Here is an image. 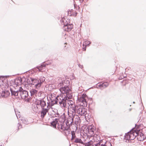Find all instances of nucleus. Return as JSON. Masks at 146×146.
I'll return each instance as SVG.
<instances>
[{
  "instance_id": "obj_1",
  "label": "nucleus",
  "mask_w": 146,
  "mask_h": 146,
  "mask_svg": "<svg viewBox=\"0 0 146 146\" xmlns=\"http://www.w3.org/2000/svg\"><path fill=\"white\" fill-rule=\"evenodd\" d=\"M70 83L69 81L65 80L64 81H62L58 85L59 87L60 86L59 90L60 92L63 94H66V95L64 96L63 95L58 96V97L57 99L58 104L62 109L68 106V99H71L73 98V93L69 87Z\"/></svg>"
},
{
  "instance_id": "obj_2",
  "label": "nucleus",
  "mask_w": 146,
  "mask_h": 146,
  "mask_svg": "<svg viewBox=\"0 0 146 146\" xmlns=\"http://www.w3.org/2000/svg\"><path fill=\"white\" fill-rule=\"evenodd\" d=\"M133 128L130 131L125 134L124 136V141L127 142H129V141L133 140L137 136L139 141H142L145 139V137L142 133H138L137 132L133 130Z\"/></svg>"
},
{
  "instance_id": "obj_3",
  "label": "nucleus",
  "mask_w": 146,
  "mask_h": 146,
  "mask_svg": "<svg viewBox=\"0 0 146 146\" xmlns=\"http://www.w3.org/2000/svg\"><path fill=\"white\" fill-rule=\"evenodd\" d=\"M60 22L63 25V29L65 31L69 32L72 29L73 25L72 24L70 23L68 19L62 18L60 20Z\"/></svg>"
},
{
  "instance_id": "obj_4",
  "label": "nucleus",
  "mask_w": 146,
  "mask_h": 146,
  "mask_svg": "<svg viewBox=\"0 0 146 146\" xmlns=\"http://www.w3.org/2000/svg\"><path fill=\"white\" fill-rule=\"evenodd\" d=\"M31 82H30V84L35 86L36 88H38L41 86L42 84L45 81V78L44 77H40L39 79L36 78H30Z\"/></svg>"
},
{
  "instance_id": "obj_5",
  "label": "nucleus",
  "mask_w": 146,
  "mask_h": 146,
  "mask_svg": "<svg viewBox=\"0 0 146 146\" xmlns=\"http://www.w3.org/2000/svg\"><path fill=\"white\" fill-rule=\"evenodd\" d=\"M19 95L22 99H25V101L29 102L30 97L28 94V92L26 90H23L21 87L19 88Z\"/></svg>"
},
{
  "instance_id": "obj_6",
  "label": "nucleus",
  "mask_w": 146,
  "mask_h": 146,
  "mask_svg": "<svg viewBox=\"0 0 146 146\" xmlns=\"http://www.w3.org/2000/svg\"><path fill=\"white\" fill-rule=\"evenodd\" d=\"M102 140H101L96 144H95V146H106V143L104 144H101ZM93 144V141L91 140L87 143H84V144L85 146H94V145H92Z\"/></svg>"
},
{
  "instance_id": "obj_7",
  "label": "nucleus",
  "mask_w": 146,
  "mask_h": 146,
  "mask_svg": "<svg viewBox=\"0 0 146 146\" xmlns=\"http://www.w3.org/2000/svg\"><path fill=\"white\" fill-rule=\"evenodd\" d=\"M76 117V118H78V119L79 118V117L77 115L73 116L72 115V116H69L67 118V119L66 121V124L67 125L70 126L72 125V124L73 123L74 119V118Z\"/></svg>"
},
{
  "instance_id": "obj_8",
  "label": "nucleus",
  "mask_w": 146,
  "mask_h": 146,
  "mask_svg": "<svg viewBox=\"0 0 146 146\" xmlns=\"http://www.w3.org/2000/svg\"><path fill=\"white\" fill-rule=\"evenodd\" d=\"M47 106L46 108H41L42 111L40 113L41 117V118H43L48 111V110L50 108L49 107V106H50V105H49V103L47 102Z\"/></svg>"
},
{
  "instance_id": "obj_9",
  "label": "nucleus",
  "mask_w": 146,
  "mask_h": 146,
  "mask_svg": "<svg viewBox=\"0 0 146 146\" xmlns=\"http://www.w3.org/2000/svg\"><path fill=\"white\" fill-rule=\"evenodd\" d=\"M77 113L81 115L85 116L87 114L86 109L84 107H81L79 108L77 110Z\"/></svg>"
},
{
  "instance_id": "obj_10",
  "label": "nucleus",
  "mask_w": 146,
  "mask_h": 146,
  "mask_svg": "<svg viewBox=\"0 0 146 146\" xmlns=\"http://www.w3.org/2000/svg\"><path fill=\"white\" fill-rule=\"evenodd\" d=\"M70 99H68V101L67 106H69L70 108L72 109V112H75L76 111V107L74 104V101L70 100Z\"/></svg>"
},
{
  "instance_id": "obj_11",
  "label": "nucleus",
  "mask_w": 146,
  "mask_h": 146,
  "mask_svg": "<svg viewBox=\"0 0 146 146\" xmlns=\"http://www.w3.org/2000/svg\"><path fill=\"white\" fill-rule=\"evenodd\" d=\"M49 64V63L44 62L42 63L40 66H38L37 68L40 72H43L44 71L46 66L48 65Z\"/></svg>"
},
{
  "instance_id": "obj_12",
  "label": "nucleus",
  "mask_w": 146,
  "mask_h": 146,
  "mask_svg": "<svg viewBox=\"0 0 146 146\" xmlns=\"http://www.w3.org/2000/svg\"><path fill=\"white\" fill-rule=\"evenodd\" d=\"M109 85V83L106 82H101L98 83L96 85V87L99 88V87L102 88H104L108 87Z\"/></svg>"
},
{
  "instance_id": "obj_13",
  "label": "nucleus",
  "mask_w": 146,
  "mask_h": 146,
  "mask_svg": "<svg viewBox=\"0 0 146 146\" xmlns=\"http://www.w3.org/2000/svg\"><path fill=\"white\" fill-rule=\"evenodd\" d=\"M38 103L37 104L40 105L41 108H44L46 106V102L43 99L38 100Z\"/></svg>"
},
{
  "instance_id": "obj_14",
  "label": "nucleus",
  "mask_w": 146,
  "mask_h": 146,
  "mask_svg": "<svg viewBox=\"0 0 146 146\" xmlns=\"http://www.w3.org/2000/svg\"><path fill=\"white\" fill-rule=\"evenodd\" d=\"M78 101L82 103L80 104L82 106H85L87 105V102L86 99H82L79 97H78Z\"/></svg>"
},
{
  "instance_id": "obj_15",
  "label": "nucleus",
  "mask_w": 146,
  "mask_h": 146,
  "mask_svg": "<svg viewBox=\"0 0 146 146\" xmlns=\"http://www.w3.org/2000/svg\"><path fill=\"white\" fill-rule=\"evenodd\" d=\"M58 97V96H57L55 99L54 100L51 99V103H49V105L50 106L49 107L50 108V107L52 106L55 104H58V101L57 99Z\"/></svg>"
},
{
  "instance_id": "obj_16",
  "label": "nucleus",
  "mask_w": 146,
  "mask_h": 146,
  "mask_svg": "<svg viewBox=\"0 0 146 146\" xmlns=\"http://www.w3.org/2000/svg\"><path fill=\"white\" fill-rule=\"evenodd\" d=\"M58 126L57 127L59 129H61L63 131H65L66 129L70 128V126L67 125H65L62 124H61L60 125H58Z\"/></svg>"
},
{
  "instance_id": "obj_17",
  "label": "nucleus",
  "mask_w": 146,
  "mask_h": 146,
  "mask_svg": "<svg viewBox=\"0 0 146 146\" xmlns=\"http://www.w3.org/2000/svg\"><path fill=\"white\" fill-rule=\"evenodd\" d=\"M11 95L15 96H18L19 95V89L17 91L13 90L12 89H10Z\"/></svg>"
},
{
  "instance_id": "obj_18",
  "label": "nucleus",
  "mask_w": 146,
  "mask_h": 146,
  "mask_svg": "<svg viewBox=\"0 0 146 146\" xmlns=\"http://www.w3.org/2000/svg\"><path fill=\"white\" fill-rule=\"evenodd\" d=\"M88 131L90 133H92V134L94 133V132L95 131V128L93 125H91L90 126H89L87 127Z\"/></svg>"
},
{
  "instance_id": "obj_19",
  "label": "nucleus",
  "mask_w": 146,
  "mask_h": 146,
  "mask_svg": "<svg viewBox=\"0 0 146 146\" xmlns=\"http://www.w3.org/2000/svg\"><path fill=\"white\" fill-rule=\"evenodd\" d=\"M50 124L54 128H56V125L57 124H58V119L55 118L54 120L53 119L51 123Z\"/></svg>"
},
{
  "instance_id": "obj_20",
  "label": "nucleus",
  "mask_w": 146,
  "mask_h": 146,
  "mask_svg": "<svg viewBox=\"0 0 146 146\" xmlns=\"http://www.w3.org/2000/svg\"><path fill=\"white\" fill-rule=\"evenodd\" d=\"M52 114V115H51V117H58L60 116L57 110L54 111L53 110Z\"/></svg>"
},
{
  "instance_id": "obj_21",
  "label": "nucleus",
  "mask_w": 146,
  "mask_h": 146,
  "mask_svg": "<svg viewBox=\"0 0 146 146\" xmlns=\"http://www.w3.org/2000/svg\"><path fill=\"white\" fill-rule=\"evenodd\" d=\"M74 143H80L83 144H84V143L82 140L81 139L79 138H76L74 139Z\"/></svg>"
},
{
  "instance_id": "obj_22",
  "label": "nucleus",
  "mask_w": 146,
  "mask_h": 146,
  "mask_svg": "<svg viewBox=\"0 0 146 146\" xmlns=\"http://www.w3.org/2000/svg\"><path fill=\"white\" fill-rule=\"evenodd\" d=\"M21 120L23 123L25 124H27L29 123V121L27 118L24 117H22L21 119Z\"/></svg>"
},
{
  "instance_id": "obj_23",
  "label": "nucleus",
  "mask_w": 146,
  "mask_h": 146,
  "mask_svg": "<svg viewBox=\"0 0 146 146\" xmlns=\"http://www.w3.org/2000/svg\"><path fill=\"white\" fill-rule=\"evenodd\" d=\"M70 131L71 130L70 128L67 129H66V130L63 131L64 135H65L67 136L69 134H70Z\"/></svg>"
},
{
  "instance_id": "obj_24",
  "label": "nucleus",
  "mask_w": 146,
  "mask_h": 146,
  "mask_svg": "<svg viewBox=\"0 0 146 146\" xmlns=\"http://www.w3.org/2000/svg\"><path fill=\"white\" fill-rule=\"evenodd\" d=\"M75 131L74 130L71 131L72 137L71 140L72 141H73L74 139L76 138L75 135Z\"/></svg>"
},
{
  "instance_id": "obj_25",
  "label": "nucleus",
  "mask_w": 146,
  "mask_h": 146,
  "mask_svg": "<svg viewBox=\"0 0 146 146\" xmlns=\"http://www.w3.org/2000/svg\"><path fill=\"white\" fill-rule=\"evenodd\" d=\"M38 91L35 89H32L30 90L31 95V96L37 93Z\"/></svg>"
},
{
  "instance_id": "obj_26",
  "label": "nucleus",
  "mask_w": 146,
  "mask_h": 146,
  "mask_svg": "<svg viewBox=\"0 0 146 146\" xmlns=\"http://www.w3.org/2000/svg\"><path fill=\"white\" fill-rule=\"evenodd\" d=\"M70 126H72V129L76 131L77 129V125H76L75 124H74L73 123L72 124V125H70Z\"/></svg>"
},
{
  "instance_id": "obj_27",
  "label": "nucleus",
  "mask_w": 146,
  "mask_h": 146,
  "mask_svg": "<svg viewBox=\"0 0 146 146\" xmlns=\"http://www.w3.org/2000/svg\"><path fill=\"white\" fill-rule=\"evenodd\" d=\"M91 42L89 41L86 40L85 41L83 44V46H84V44H85V45H86V46H89L90 44H91Z\"/></svg>"
},
{
  "instance_id": "obj_28",
  "label": "nucleus",
  "mask_w": 146,
  "mask_h": 146,
  "mask_svg": "<svg viewBox=\"0 0 146 146\" xmlns=\"http://www.w3.org/2000/svg\"><path fill=\"white\" fill-rule=\"evenodd\" d=\"M70 12H71V15H72L74 16H76L77 14V13L75 11H74V10H71L70 11Z\"/></svg>"
},
{
  "instance_id": "obj_29",
  "label": "nucleus",
  "mask_w": 146,
  "mask_h": 146,
  "mask_svg": "<svg viewBox=\"0 0 146 146\" xmlns=\"http://www.w3.org/2000/svg\"><path fill=\"white\" fill-rule=\"evenodd\" d=\"M0 96L3 98H6L5 94L4 91H3L1 93H0Z\"/></svg>"
},
{
  "instance_id": "obj_30",
  "label": "nucleus",
  "mask_w": 146,
  "mask_h": 146,
  "mask_svg": "<svg viewBox=\"0 0 146 146\" xmlns=\"http://www.w3.org/2000/svg\"><path fill=\"white\" fill-rule=\"evenodd\" d=\"M4 92L6 98L10 94L9 92L7 90L4 91Z\"/></svg>"
},
{
  "instance_id": "obj_31",
  "label": "nucleus",
  "mask_w": 146,
  "mask_h": 146,
  "mask_svg": "<svg viewBox=\"0 0 146 146\" xmlns=\"http://www.w3.org/2000/svg\"><path fill=\"white\" fill-rule=\"evenodd\" d=\"M87 97V96L86 94H83L80 97L82 99H86V98Z\"/></svg>"
},
{
  "instance_id": "obj_32",
  "label": "nucleus",
  "mask_w": 146,
  "mask_h": 146,
  "mask_svg": "<svg viewBox=\"0 0 146 146\" xmlns=\"http://www.w3.org/2000/svg\"><path fill=\"white\" fill-rule=\"evenodd\" d=\"M15 84L17 85H19L20 83V82H19V80H18V78L15 80Z\"/></svg>"
},
{
  "instance_id": "obj_33",
  "label": "nucleus",
  "mask_w": 146,
  "mask_h": 146,
  "mask_svg": "<svg viewBox=\"0 0 146 146\" xmlns=\"http://www.w3.org/2000/svg\"><path fill=\"white\" fill-rule=\"evenodd\" d=\"M38 66H37V67L36 68H35L33 69V70L34 72H37L38 71L40 72L38 70V69L37 68Z\"/></svg>"
},
{
  "instance_id": "obj_34",
  "label": "nucleus",
  "mask_w": 146,
  "mask_h": 146,
  "mask_svg": "<svg viewBox=\"0 0 146 146\" xmlns=\"http://www.w3.org/2000/svg\"><path fill=\"white\" fill-rule=\"evenodd\" d=\"M126 77V76H122V75L119 78V80H121V79H122L123 78H124L125 77Z\"/></svg>"
},
{
  "instance_id": "obj_35",
  "label": "nucleus",
  "mask_w": 146,
  "mask_h": 146,
  "mask_svg": "<svg viewBox=\"0 0 146 146\" xmlns=\"http://www.w3.org/2000/svg\"><path fill=\"white\" fill-rule=\"evenodd\" d=\"M18 80H19V82H20V83L22 82V80L21 78L19 77L18 78Z\"/></svg>"
},
{
  "instance_id": "obj_36",
  "label": "nucleus",
  "mask_w": 146,
  "mask_h": 146,
  "mask_svg": "<svg viewBox=\"0 0 146 146\" xmlns=\"http://www.w3.org/2000/svg\"><path fill=\"white\" fill-rule=\"evenodd\" d=\"M15 114H16V115L17 116V118L18 119V117H19L20 118V116L21 115H20L19 114L18 115H17V114L16 113V112L15 111Z\"/></svg>"
},
{
  "instance_id": "obj_37",
  "label": "nucleus",
  "mask_w": 146,
  "mask_h": 146,
  "mask_svg": "<svg viewBox=\"0 0 146 146\" xmlns=\"http://www.w3.org/2000/svg\"><path fill=\"white\" fill-rule=\"evenodd\" d=\"M78 66H79V67L81 68H83V65H81L80 64H79V65H78Z\"/></svg>"
},
{
  "instance_id": "obj_38",
  "label": "nucleus",
  "mask_w": 146,
  "mask_h": 146,
  "mask_svg": "<svg viewBox=\"0 0 146 146\" xmlns=\"http://www.w3.org/2000/svg\"><path fill=\"white\" fill-rule=\"evenodd\" d=\"M18 129H19V127H21V125L20 124H19V123H18Z\"/></svg>"
},
{
  "instance_id": "obj_39",
  "label": "nucleus",
  "mask_w": 146,
  "mask_h": 146,
  "mask_svg": "<svg viewBox=\"0 0 146 146\" xmlns=\"http://www.w3.org/2000/svg\"><path fill=\"white\" fill-rule=\"evenodd\" d=\"M79 0L80 1V3H81L83 2L84 1V0Z\"/></svg>"
},
{
  "instance_id": "obj_40",
  "label": "nucleus",
  "mask_w": 146,
  "mask_h": 146,
  "mask_svg": "<svg viewBox=\"0 0 146 146\" xmlns=\"http://www.w3.org/2000/svg\"><path fill=\"white\" fill-rule=\"evenodd\" d=\"M64 49V50H67V48H66V46H65Z\"/></svg>"
},
{
  "instance_id": "obj_41",
  "label": "nucleus",
  "mask_w": 146,
  "mask_h": 146,
  "mask_svg": "<svg viewBox=\"0 0 146 146\" xmlns=\"http://www.w3.org/2000/svg\"><path fill=\"white\" fill-rule=\"evenodd\" d=\"M83 48L84 49V50L85 51H86V48H85H85H84H84Z\"/></svg>"
},
{
  "instance_id": "obj_42",
  "label": "nucleus",
  "mask_w": 146,
  "mask_h": 146,
  "mask_svg": "<svg viewBox=\"0 0 146 146\" xmlns=\"http://www.w3.org/2000/svg\"><path fill=\"white\" fill-rule=\"evenodd\" d=\"M76 5V4H74V7H75V5Z\"/></svg>"
},
{
  "instance_id": "obj_43",
  "label": "nucleus",
  "mask_w": 146,
  "mask_h": 146,
  "mask_svg": "<svg viewBox=\"0 0 146 146\" xmlns=\"http://www.w3.org/2000/svg\"><path fill=\"white\" fill-rule=\"evenodd\" d=\"M0 146H2V144H0Z\"/></svg>"
},
{
  "instance_id": "obj_44",
  "label": "nucleus",
  "mask_w": 146,
  "mask_h": 146,
  "mask_svg": "<svg viewBox=\"0 0 146 146\" xmlns=\"http://www.w3.org/2000/svg\"><path fill=\"white\" fill-rule=\"evenodd\" d=\"M133 104H134V103H135V102H133Z\"/></svg>"
},
{
  "instance_id": "obj_45",
  "label": "nucleus",
  "mask_w": 146,
  "mask_h": 146,
  "mask_svg": "<svg viewBox=\"0 0 146 146\" xmlns=\"http://www.w3.org/2000/svg\"><path fill=\"white\" fill-rule=\"evenodd\" d=\"M66 44V43H64V44Z\"/></svg>"
}]
</instances>
